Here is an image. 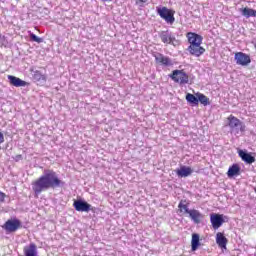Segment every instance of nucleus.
<instances>
[{
    "instance_id": "obj_1",
    "label": "nucleus",
    "mask_w": 256,
    "mask_h": 256,
    "mask_svg": "<svg viewBox=\"0 0 256 256\" xmlns=\"http://www.w3.org/2000/svg\"><path fill=\"white\" fill-rule=\"evenodd\" d=\"M65 182L59 179V175L54 170H44L36 181L32 183V191L36 196L41 195L43 191H49V189H57L58 187H64Z\"/></svg>"
},
{
    "instance_id": "obj_2",
    "label": "nucleus",
    "mask_w": 256,
    "mask_h": 256,
    "mask_svg": "<svg viewBox=\"0 0 256 256\" xmlns=\"http://www.w3.org/2000/svg\"><path fill=\"white\" fill-rule=\"evenodd\" d=\"M227 127L230 129L231 135H243L245 133L247 126H245V123H243L239 118L230 115L228 117V123Z\"/></svg>"
},
{
    "instance_id": "obj_3",
    "label": "nucleus",
    "mask_w": 256,
    "mask_h": 256,
    "mask_svg": "<svg viewBox=\"0 0 256 256\" xmlns=\"http://www.w3.org/2000/svg\"><path fill=\"white\" fill-rule=\"evenodd\" d=\"M156 13L163 19L168 25H173L175 23V11L163 6L156 7Z\"/></svg>"
},
{
    "instance_id": "obj_4",
    "label": "nucleus",
    "mask_w": 256,
    "mask_h": 256,
    "mask_svg": "<svg viewBox=\"0 0 256 256\" xmlns=\"http://www.w3.org/2000/svg\"><path fill=\"white\" fill-rule=\"evenodd\" d=\"M159 39L164 43V45H173L177 47L179 45V40L175 37V34L170 30H163L158 33Z\"/></svg>"
},
{
    "instance_id": "obj_5",
    "label": "nucleus",
    "mask_w": 256,
    "mask_h": 256,
    "mask_svg": "<svg viewBox=\"0 0 256 256\" xmlns=\"http://www.w3.org/2000/svg\"><path fill=\"white\" fill-rule=\"evenodd\" d=\"M229 217L219 213H211L210 214V223L213 229L217 230L219 227L223 225V223H228Z\"/></svg>"
},
{
    "instance_id": "obj_6",
    "label": "nucleus",
    "mask_w": 256,
    "mask_h": 256,
    "mask_svg": "<svg viewBox=\"0 0 256 256\" xmlns=\"http://www.w3.org/2000/svg\"><path fill=\"white\" fill-rule=\"evenodd\" d=\"M73 207L75 211L80 213H89V211L95 212V207H92L91 204L81 198L74 200Z\"/></svg>"
},
{
    "instance_id": "obj_7",
    "label": "nucleus",
    "mask_w": 256,
    "mask_h": 256,
    "mask_svg": "<svg viewBox=\"0 0 256 256\" xmlns=\"http://www.w3.org/2000/svg\"><path fill=\"white\" fill-rule=\"evenodd\" d=\"M170 79L174 83H179L180 85L189 84V75H187L183 70H174L170 75Z\"/></svg>"
},
{
    "instance_id": "obj_8",
    "label": "nucleus",
    "mask_w": 256,
    "mask_h": 256,
    "mask_svg": "<svg viewBox=\"0 0 256 256\" xmlns=\"http://www.w3.org/2000/svg\"><path fill=\"white\" fill-rule=\"evenodd\" d=\"M21 227V220L17 218L7 220L2 226V228L6 230V233H15L21 229Z\"/></svg>"
},
{
    "instance_id": "obj_9",
    "label": "nucleus",
    "mask_w": 256,
    "mask_h": 256,
    "mask_svg": "<svg viewBox=\"0 0 256 256\" xmlns=\"http://www.w3.org/2000/svg\"><path fill=\"white\" fill-rule=\"evenodd\" d=\"M236 65H241L242 67H247L251 63V56L245 54L244 52H237L234 55Z\"/></svg>"
},
{
    "instance_id": "obj_10",
    "label": "nucleus",
    "mask_w": 256,
    "mask_h": 256,
    "mask_svg": "<svg viewBox=\"0 0 256 256\" xmlns=\"http://www.w3.org/2000/svg\"><path fill=\"white\" fill-rule=\"evenodd\" d=\"M153 57L159 65H163L164 67H173V60L169 58V56H165L159 52L153 54Z\"/></svg>"
},
{
    "instance_id": "obj_11",
    "label": "nucleus",
    "mask_w": 256,
    "mask_h": 256,
    "mask_svg": "<svg viewBox=\"0 0 256 256\" xmlns=\"http://www.w3.org/2000/svg\"><path fill=\"white\" fill-rule=\"evenodd\" d=\"M188 43L190 46H197L203 43V36L195 33V32H188L187 33Z\"/></svg>"
},
{
    "instance_id": "obj_12",
    "label": "nucleus",
    "mask_w": 256,
    "mask_h": 256,
    "mask_svg": "<svg viewBox=\"0 0 256 256\" xmlns=\"http://www.w3.org/2000/svg\"><path fill=\"white\" fill-rule=\"evenodd\" d=\"M238 155L246 165H253L255 163V156L251 155L247 150H238Z\"/></svg>"
},
{
    "instance_id": "obj_13",
    "label": "nucleus",
    "mask_w": 256,
    "mask_h": 256,
    "mask_svg": "<svg viewBox=\"0 0 256 256\" xmlns=\"http://www.w3.org/2000/svg\"><path fill=\"white\" fill-rule=\"evenodd\" d=\"M188 215H189L191 221H193V223H195L196 225H199V223H201V221H203V219L205 217L203 215V213H201L197 209H191V211L189 212Z\"/></svg>"
},
{
    "instance_id": "obj_14",
    "label": "nucleus",
    "mask_w": 256,
    "mask_h": 256,
    "mask_svg": "<svg viewBox=\"0 0 256 256\" xmlns=\"http://www.w3.org/2000/svg\"><path fill=\"white\" fill-rule=\"evenodd\" d=\"M192 174H193V169L189 166H181L180 169H176V175L180 179L189 177Z\"/></svg>"
},
{
    "instance_id": "obj_15",
    "label": "nucleus",
    "mask_w": 256,
    "mask_h": 256,
    "mask_svg": "<svg viewBox=\"0 0 256 256\" xmlns=\"http://www.w3.org/2000/svg\"><path fill=\"white\" fill-rule=\"evenodd\" d=\"M229 240H227V237H225V234L222 232H218L216 234V244L220 249H227V243Z\"/></svg>"
},
{
    "instance_id": "obj_16",
    "label": "nucleus",
    "mask_w": 256,
    "mask_h": 256,
    "mask_svg": "<svg viewBox=\"0 0 256 256\" xmlns=\"http://www.w3.org/2000/svg\"><path fill=\"white\" fill-rule=\"evenodd\" d=\"M187 51L194 57H201V55L205 53V48H203L201 45L189 46Z\"/></svg>"
},
{
    "instance_id": "obj_17",
    "label": "nucleus",
    "mask_w": 256,
    "mask_h": 256,
    "mask_svg": "<svg viewBox=\"0 0 256 256\" xmlns=\"http://www.w3.org/2000/svg\"><path fill=\"white\" fill-rule=\"evenodd\" d=\"M32 77L37 83H47V74H44L39 70H32Z\"/></svg>"
},
{
    "instance_id": "obj_18",
    "label": "nucleus",
    "mask_w": 256,
    "mask_h": 256,
    "mask_svg": "<svg viewBox=\"0 0 256 256\" xmlns=\"http://www.w3.org/2000/svg\"><path fill=\"white\" fill-rule=\"evenodd\" d=\"M239 175H241V167L239 166V164H233L229 167L227 172V177L229 179H233V177H237Z\"/></svg>"
},
{
    "instance_id": "obj_19",
    "label": "nucleus",
    "mask_w": 256,
    "mask_h": 256,
    "mask_svg": "<svg viewBox=\"0 0 256 256\" xmlns=\"http://www.w3.org/2000/svg\"><path fill=\"white\" fill-rule=\"evenodd\" d=\"M8 80L9 83L13 85V87H25L27 85V82L25 80L17 78L13 75H8Z\"/></svg>"
},
{
    "instance_id": "obj_20",
    "label": "nucleus",
    "mask_w": 256,
    "mask_h": 256,
    "mask_svg": "<svg viewBox=\"0 0 256 256\" xmlns=\"http://www.w3.org/2000/svg\"><path fill=\"white\" fill-rule=\"evenodd\" d=\"M24 255L25 256H39L37 252V245L35 243H31L29 246L24 247Z\"/></svg>"
},
{
    "instance_id": "obj_21",
    "label": "nucleus",
    "mask_w": 256,
    "mask_h": 256,
    "mask_svg": "<svg viewBox=\"0 0 256 256\" xmlns=\"http://www.w3.org/2000/svg\"><path fill=\"white\" fill-rule=\"evenodd\" d=\"M201 247L200 236L197 233L192 234L191 251H197Z\"/></svg>"
},
{
    "instance_id": "obj_22",
    "label": "nucleus",
    "mask_w": 256,
    "mask_h": 256,
    "mask_svg": "<svg viewBox=\"0 0 256 256\" xmlns=\"http://www.w3.org/2000/svg\"><path fill=\"white\" fill-rule=\"evenodd\" d=\"M178 209L180 213H184L187 215L191 213V209H189V202L187 200H181L178 204Z\"/></svg>"
},
{
    "instance_id": "obj_23",
    "label": "nucleus",
    "mask_w": 256,
    "mask_h": 256,
    "mask_svg": "<svg viewBox=\"0 0 256 256\" xmlns=\"http://www.w3.org/2000/svg\"><path fill=\"white\" fill-rule=\"evenodd\" d=\"M186 101H187V103L192 105V107H197V105H199V96H195L191 93H187Z\"/></svg>"
},
{
    "instance_id": "obj_24",
    "label": "nucleus",
    "mask_w": 256,
    "mask_h": 256,
    "mask_svg": "<svg viewBox=\"0 0 256 256\" xmlns=\"http://www.w3.org/2000/svg\"><path fill=\"white\" fill-rule=\"evenodd\" d=\"M241 14L243 17H246V19H249V17H256V10L245 7L241 9Z\"/></svg>"
},
{
    "instance_id": "obj_25",
    "label": "nucleus",
    "mask_w": 256,
    "mask_h": 256,
    "mask_svg": "<svg viewBox=\"0 0 256 256\" xmlns=\"http://www.w3.org/2000/svg\"><path fill=\"white\" fill-rule=\"evenodd\" d=\"M196 97H198V104L201 103V105H204V107H207V105H211L209 98L205 96V94L197 93Z\"/></svg>"
},
{
    "instance_id": "obj_26",
    "label": "nucleus",
    "mask_w": 256,
    "mask_h": 256,
    "mask_svg": "<svg viewBox=\"0 0 256 256\" xmlns=\"http://www.w3.org/2000/svg\"><path fill=\"white\" fill-rule=\"evenodd\" d=\"M30 41H33L34 43H43V38H39L34 33H30Z\"/></svg>"
},
{
    "instance_id": "obj_27",
    "label": "nucleus",
    "mask_w": 256,
    "mask_h": 256,
    "mask_svg": "<svg viewBox=\"0 0 256 256\" xmlns=\"http://www.w3.org/2000/svg\"><path fill=\"white\" fill-rule=\"evenodd\" d=\"M5 197H7V195L0 191V203H5Z\"/></svg>"
},
{
    "instance_id": "obj_28",
    "label": "nucleus",
    "mask_w": 256,
    "mask_h": 256,
    "mask_svg": "<svg viewBox=\"0 0 256 256\" xmlns=\"http://www.w3.org/2000/svg\"><path fill=\"white\" fill-rule=\"evenodd\" d=\"M22 159H23V155H21V154H18L14 157V161H16V162L22 161Z\"/></svg>"
},
{
    "instance_id": "obj_29",
    "label": "nucleus",
    "mask_w": 256,
    "mask_h": 256,
    "mask_svg": "<svg viewBox=\"0 0 256 256\" xmlns=\"http://www.w3.org/2000/svg\"><path fill=\"white\" fill-rule=\"evenodd\" d=\"M2 143H5V135H3L2 132H0V145Z\"/></svg>"
},
{
    "instance_id": "obj_30",
    "label": "nucleus",
    "mask_w": 256,
    "mask_h": 256,
    "mask_svg": "<svg viewBox=\"0 0 256 256\" xmlns=\"http://www.w3.org/2000/svg\"><path fill=\"white\" fill-rule=\"evenodd\" d=\"M140 3H147L148 0H138Z\"/></svg>"
},
{
    "instance_id": "obj_31",
    "label": "nucleus",
    "mask_w": 256,
    "mask_h": 256,
    "mask_svg": "<svg viewBox=\"0 0 256 256\" xmlns=\"http://www.w3.org/2000/svg\"><path fill=\"white\" fill-rule=\"evenodd\" d=\"M102 1H111V0H102Z\"/></svg>"
},
{
    "instance_id": "obj_32",
    "label": "nucleus",
    "mask_w": 256,
    "mask_h": 256,
    "mask_svg": "<svg viewBox=\"0 0 256 256\" xmlns=\"http://www.w3.org/2000/svg\"><path fill=\"white\" fill-rule=\"evenodd\" d=\"M1 37H3V35L0 34V39H1Z\"/></svg>"
}]
</instances>
